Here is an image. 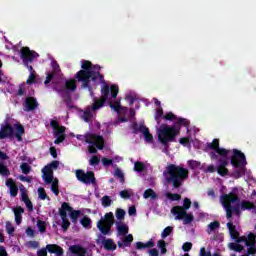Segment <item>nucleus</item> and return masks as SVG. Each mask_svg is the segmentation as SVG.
<instances>
[{"label": "nucleus", "instance_id": "nucleus-1", "mask_svg": "<svg viewBox=\"0 0 256 256\" xmlns=\"http://www.w3.org/2000/svg\"><path fill=\"white\" fill-rule=\"evenodd\" d=\"M75 79L81 83V89H88L89 93H93V85L105 83V76L100 71L93 70V63L89 60H84L81 65V70L75 74Z\"/></svg>", "mask_w": 256, "mask_h": 256}, {"label": "nucleus", "instance_id": "nucleus-2", "mask_svg": "<svg viewBox=\"0 0 256 256\" xmlns=\"http://www.w3.org/2000/svg\"><path fill=\"white\" fill-rule=\"evenodd\" d=\"M163 175L166 179V183H172L174 189H179V187H182L183 183L189 179V170L182 166L169 164L163 172Z\"/></svg>", "mask_w": 256, "mask_h": 256}, {"label": "nucleus", "instance_id": "nucleus-3", "mask_svg": "<svg viewBox=\"0 0 256 256\" xmlns=\"http://www.w3.org/2000/svg\"><path fill=\"white\" fill-rule=\"evenodd\" d=\"M220 201L226 211V219H228V221L233 219V213L234 215H241V205H239L241 199L235 192L222 195Z\"/></svg>", "mask_w": 256, "mask_h": 256}, {"label": "nucleus", "instance_id": "nucleus-4", "mask_svg": "<svg viewBox=\"0 0 256 256\" xmlns=\"http://www.w3.org/2000/svg\"><path fill=\"white\" fill-rule=\"evenodd\" d=\"M230 165L236 169L233 173L235 179H241L247 171V158L241 150L233 149Z\"/></svg>", "mask_w": 256, "mask_h": 256}, {"label": "nucleus", "instance_id": "nucleus-5", "mask_svg": "<svg viewBox=\"0 0 256 256\" xmlns=\"http://www.w3.org/2000/svg\"><path fill=\"white\" fill-rule=\"evenodd\" d=\"M157 133H158V141L164 147H169L170 143H175V139H177V135L181 133V128H177V126H169L167 124H161Z\"/></svg>", "mask_w": 256, "mask_h": 256}, {"label": "nucleus", "instance_id": "nucleus-6", "mask_svg": "<svg viewBox=\"0 0 256 256\" xmlns=\"http://www.w3.org/2000/svg\"><path fill=\"white\" fill-rule=\"evenodd\" d=\"M110 93L112 99H117V95H119V86L113 84L111 85V87H109V85L105 84L101 89V99L94 98V103L91 106V111H99L101 107H104L105 103L109 99Z\"/></svg>", "mask_w": 256, "mask_h": 256}, {"label": "nucleus", "instance_id": "nucleus-7", "mask_svg": "<svg viewBox=\"0 0 256 256\" xmlns=\"http://www.w3.org/2000/svg\"><path fill=\"white\" fill-rule=\"evenodd\" d=\"M85 141L89 144L88 152L90 154L97 153V149L99 151L105 149V139L101 135L88 133L85 135Z\"/></svg>", "mask_w": 256, "mask_h": 256}, {"label": "nucleus", "instance_id": "nucleus-8", "mask_svg": "<svg viewBox=\"0 0 256 256\" xmlns=\"http://www.w3.org/2000/svg\"><path fill=\"white\" fill-rule=\"evenodd\" d=\"M209 156L211 161H217L216 171L218 175L221 177H227V175H229V169H227V165H229V155L219 156L215 152H210Z\"/></svg>", "mask_w": 256, "mask_h": 256}, {"label": "nucleus", "instance_id": "nucleus-9", "mask_svg": "<svg viewBox=\"0 0 256 256\" xmlns=\"http://www.w3.org/2000/svg\"><path fill=\"white\" fill-rule=\"evenodd\" d=\"M113 225H115V216L113 212H108L97 222L96 227L102 235H111Z\"/></svg>", "mask_w": 256, "mask_h": 256}, {"label": "nucleus", "instance_id": "nucleus-10", "mask_svg": "<svg viewBox=\"0 0 256 256\" xmlns=\"http://www.w3.org/2000/svg\"><path fill=\"white\" fill-rule=\"evenodd\" d=\"M172 215H175L176 221H181L183 220L184 225H189V223H193L195 217L193 214H188L187 211L183 210V207L181 206H174L171 209Z\"/></svg>", "mask_w": 256, "mask_h": 256}, {"label": "nucleus", "instance_id": "nucleus-11", "mask_svg": "<svg viewBox=\"0 0 256 256\" xmlns=\"http://www.w3.org/2000/svg\"><path fill=\"white\" fill-rule=\"evenodd\" d=\"M20 57L27 69H29L30 72H33V66L29 65V63H33V60L35 57H39V54L35 51H31L29 47H22L20 50Z\"/></svg>", "mask_w": 256, "mask_h": 256}, {"label": "nucleus", "instance_id": "nucleus-12", "mask_svg": "<svg viewBox=\"0 0 256 256\" xmlns=\"http://www.w3.org/2000/svg\"><path fill=\"white\" fill-rule=\"evenodd\" d=\"M76 178L80 181V183H84V185H95L97 183V178H95V172L93 171H85L79 169L76 170Z\"/></svg>", "mask_w": 256, "mask_h": 256}, {"label": "nucleus", "instance_id": "nucleus-13", "mask_svg": "<svg viewBox=\"0 0 256 256\" xmlns=\"http://www.w3.org/2000/svg\"><path fill=\"white\" fill-rule=\"evenodd\" d=\"M47 251L48 253H52L56 256H63V253H65L61 246L57 244H47L46 248H42L37 251V256H47Z\"/></svg>", "mask_w": 256, "mask_h": 256}, {"label": "nucleus", "instance_id": "nucleus-14", "mask_svg": "<svg viewBox=\"0 0 256 256\" xmlns=\"http://www.w3.org/2000/svg\"><path fill=\"white\" fill-rule=\"evenodd\" d=\"M67 211H73V207L69 203H62V207L59 209V215L62 219V230L65 232L71 227V222L67 220Z\"/></svg>", "mask_w": 256, "mask_h": 256}, {"label": "nucleus", "instance_id": "nucleus-15", "mask_svg": "<svg viewBox=\"0 0 256 256\" xmlns=\"http://www.w3.org/2000/svg\"><path fill=\"white\" fill-rule=\"evenodd\" d=\"M206 149L212 150L213 153L219 155L218 157H227L231 150L219 147V139L215 138L212 142L206 144Z\"/></svg>", "mask_w": 256, "mask_h": 256}, {"label": "nucleus", "instance_id": "nucleus-16", "mask_svg": "<svg viewBox=\"0 0 256 256\" xmlns=\"http://www.w3.org/2000/svg\"><path fill=\"white\" fill-rule=\"evenodd\" d=\"M39 107V102H37V98L33 96L26 97L24 103H23V109L26 112L35 111Z\"/></svg>", "mask_w": 256, "mask_h": 256}, {"label": "nucleus", "instance_id": "nucleus-17", "mask_svg": "<svg viewBox=\"0 0 256 256\" xmlns=\"http://www.w3.org/2000/svg\"><path fill=\"white\" fill-rule=\"evenodd\" d=\"M100 241L106 251H115L117 249V244L111 238L105 239V236L100 234L96 242L100 243Z\"/></svg>", "mask_w": 256, "mask_h": 256}, {"label": "nucleus", "instance_id": "nucleus-18", "mask_svg": "<svg viewBox=\"0 0 256 256\" xmlns=\"http://www.w3.org/2000/svg\"><path fill=\"white\" fill-rule=\"evenodd\" d=\"M65 131H67V128L65 126H61L58 130L55 131V137L54 140L55 145H59L65 141L66 135Z\"/></svg>", "mask_w": 256, "mask_h": 256}, {"label": "nucleus", "instance_id": "nucleus-19", "mask_svg": "<svg viewBox=\"0 0 256 256\" xmlns=\"http://www.w3.org/2000/svg\"><path fill=\"white\" fill-rule=\"evenodd\" d=\"M11 135H13V126L6 124L1 127L0 139H7V137H11Z\"/></svg>", "mask_w": 256, "mask_h": 256}, {"label": "nucleus", "instance_id": "nucleus-20", "mask_svg": "<svg viewBox=\"0 0 256 256\" xmlns=\"http://www.w3.org/2000/svg\"><path fill=\"white\" fill-rule=\"evenodd\" d=\"M42 173L44 175L45 183L51 184L53 183V169L48 165L42 169Z\"/></svg>", "mask_w": 256, "mask_h": 256}, {"label": "nucleus", "instance_id": "nucleus-21", "mask_svg": "<svg viewBox=\"0 0 256 256\" xmlns=\"http://www.w3.org/2000/svg\"><path fill=\"white\" fill-rule=\"evenodd\" d=\"M131 243H133V234H128L121 241H118L119 249H125V247H131Z\"/></svg>", "mask_w": 256, "mask_h": 256}, {"label": "nucleus", "instance_id": "nucleus-22", "mask_svg": "<svg viewBox=\"0 0 256 256\" xmlns=\"http://www.w3.org/2000/svg\"><path fill=\"white\" fill-rule=\"evenodd\" d=\"M77 83H79V81L75 79V76H74V79L66 80L65 82L66 91H71V93H75V91H77Z\"/></svg>", "mask_w": 256, "mask_h": 256}, {"label": "nucleus", "instance_id": "nucleus-23", "mask_svg": "<svg viewBox=\"0 0 256 256\" xmlns=\"http://www.w3.org/2000/svg\"><path fill=\"white\" fill-rule=\"evenodd\" d=\"M153 247H155V242L153 241V239L149 240L146 243L136 242V244H135V248L138 251H141L142 249H153Z\"/></svg>", "mask_w": 256, "mask_h": 256}, {"label": "nucleus", "instance_id": "nucleus-24", "mask_svg": "<svg viewBox=\"0 0 256 256\" xmlns=\"http://www.w3.org/2000/svg\"><path fill=\"white\" fill-rule=\"evenodd\" d=\"M23 213H25V209L21 206L14 209L16 225H21V221H23V217L21 215H23Z\"/></svg>", "mask_w": 256, "mask_h": 256}, {"label": "nucleus", "instance_id": "nucleus-25", "mask_svg": "<svg viewBox=\"0 0 256 256\" xmlns=\"http://www.w3.org/2000/svg\"><path fill=\"white\" fill-rule=\"evenodd\" d=\"M116 229L118 231V235H121L122 237H125L129 233V226L126 224H121L117 222Z\"/></svg>", "mask_w": 256, "mask_h": 256}, {"label": "nucleus", "instance_id": "nucleus-26", "mask_svg": "<svg viewBox=\"0 0 256 256\" xmlns=\"http://www.w3.org/2000/svg\"><path fill=\"white\" fill-rule=\"evenodd\" d=\"M132 133L134 135H137L139 133H142L147 129V126H145V124L141 123V124H137V123H133L132 124Z\"/></svg>", "mask_w": 256, "mask_h": 256}, {"label": "nucleus", "instance_id": "nucleus-27", "mask_svg": "<svg viewBox=\"0 0 256 256\" xmlns=\"http://www.w3.org/2000/svg\"><path fill=\"white\" fill-rule=\"evenodd\" d=\"M226 225L229 230L230 237L234 240L237 239V237L239 236V231H237V228L235 227V225H233V222H228Z\"/></svg>", "mask_w": 256, "mask_h": 256}, {"label": "nucleus", "instance_id": "nucleus-28", "mask_svg": "<svg viewBox=\"0 0 256 256\" xmlns=\"http://www.w3.org/2000/svg\"><path fill=\"white\" fill-rule=\"evenodd\" d=\"M174 127H176L177 129H180L179 127H189V120H187L186 118L176 117Z\"/></svg>", "mask_w": 256, "mask_h": 256}, {"label": "nucleus", "instance_id": "nucleus-29", "mask_svg": "<svg viewBox=\"0 0 256 256\" xmlns=\"http://www.w3.org/2000/svg\"><path fill=\"white\" fill-rule=\"evenodd\" d=\"M157 247L160 249L161 255H167V242H165V240H158Z\"/></svg>", "mask_w": 256, "mask_h": 256}, {"label": "nucleus", "instance_id": "nucleus-30", "mask_svg": "<svg viewBox=\"0 0 256 256\" xmlns=\"http://www.w3.org/2000/svg\"><path fill=\"white\" fill-rule=\"evenodd\" d=\"M143 197L144 199H157V193H155V190L154 189H147L144 191V194H143Z\"/></svg>", "mask_w": 256, "mask_h": 256}, {"label": "nucleus", "instance_id": "nucleus-31", "mask_svg": "<svg viewBox=\"0 0 256 256\" xmlns=\"http://www.w3.org/2000/svg\"><path fill=\"white\" fill-rule=\"evenodd\" d=\"M251 209H255V204L253 202H249L247 200H243L241 202V210L242 211H251Z\"/></svg>", "mask_w": 256, "mask_h": 256}, {"label": "nucleus", "instance_id": "nucleus-32", "mask_svg": "<svg viewBox=\"0 0 256 256\" xmlns=\"http://www.w3.org/2000/svg\"><path fill=\"white\" fill-rule=\"evenodd\" d=\"M229 249L231 251H236V253H241V251H243L245 249V247H243V245L239 244V243H229L228 245Z\"/></svg>", "mask_w": 256, "mask_h": 256}, {"label": "nucleus", "instance_id": "nucleus-33", "mask_svg": "<svg viewBox=\"0 0 256 256\" xmlns=\"http://www.w3.org/2000/svg\"><path fill=\"white\" fill-rule=\"evenodd\" d=\"M80 224L82 225V227H84V229H91V218H89V216H84L80 220Z\"/></svg>", "mask_w": 256, "mask_h": 256}, {"label": "nucleus", "instance_id": "nucleus-34", "mask_svg": "<svg viewBox=\"0 0 256 256\" xmlns=\"http://www.w3.org/2000/svg\"><path fill=\"white\" fill-rule=\"evenodd\" d=\"M70 213V219L72 223L77 224V219H79V215H81V211L79 210H72L68 211Z\"/></svg>", "mask_w": 256, "mask_h": 256}, {"label": "nucleus", "instance_id": "nucleus-35", "mask_svg": "<svg viewBox=\"0 0 256 256\" xmlns=\"http://www.w3.org/2000/svg\"><path fill=\"white\" fill-rule=\"evenodd\" d=\"M52 185H51V191L54 193L56 197L59 196V180L55 179L54 181L52 180Z\"/></svg>", "mask_w": 256, "mask_h": 256}, {"label": "nucleus", "instance_id": "nucleus-36", "mask_svg": "<svg viewBox=\"0 0 256 256\" xmlns=\"http://www.w3.org/2000/svg\"><path fill=\"white\" fill-rule=\"evenodd\" d=\"M82 119L85 123H91V119H93V113H91V110H85L82 114Z\"/></svg>", "mask_w": 256, "mask_h": 256}, {"label": "nucleus", "instance_id": "nucleus-37", "mask_svg": "<svg viewBox=\"0 0 256 256\" xmlns=\"http://www.w3.org/2000/svg\"><path fill=\"white\" fill-rule=\"evenodd\" d=\"M0 175H2V177H9L11 175L9 168H7V166H5V164L1 162H0Z\"/></svg>", "mask_w": 256, "mask_h": 256}, {"label": "nucleus", "instance_id": "nucleus-38", "mask_svg": "<svg viewBox=\"0 0 256 256\" xmlns=\"http://www.w3.org/2000/svg\"><path fill=\"white\" fill-rule=\"evenodd\" d=\"M142 135L144 136L146 143H153V134L149 132V128H146Z\"/></svg>", "mask_w": 256, "mask_h": 256}, {"label": "nucleus", "instance_id": "nucleus-39", "mask_svg": "<svg viewBox=\"0 0 256 256\" xmlns=\"http://www.w3.org/2000/svg\"><path fill=\"white\" fill-rule=\"evenodd\" d=\"M114 177H117L119 179L120 183H125V174H123V171H121L119 168H116L114 172Z\"/></svg>", "mask_w": 256, "mask_h": 256}, {"label": "nucleus", "instance_id": "nucleus-40", "mask_svg": "<svg viewBox=\"0 0 256 256\" xmlns=\"http://www.w3.org/2000/svg\"><path fill=\"white\" fill-rule=\"evenodd\" d=\"M20 169L24 175H29V173H31V167L27 162L22 163Z\"/></svg>", "mask_w": 256, "mask_h": 256}, {"label": "nucleus", "instance_id": "nucleus-41", "mask_svg": "<svg viewBox=\"0 0 256 256\" xmlns=\"http://www.w3.org/2000/svg\"><path fill=\"white\" fill-rule=\"evenodd\" d=\"M37 227H38V231H40V233H45V231H47V223L43 220L37 221Z\"/></svg>", "mask_w": 256, "mask_h": 256}, {"label": "nucleus", "instance_id": "nucleus-42", "mask_svg": "<svg viewBox=\"0 0 256 256\" xmlns=\"http://www.w3.org/2000/svg\"><path fill=\"white\" fill-rule=\"evenodd\" d=\"M246 245H256V235L254 233H249L246 238Z\"/></svg>", "mask_w": 256, "mask_h": 256}, {"label": "nucleus", "instance_id": "nucleus-43", "mask_svg": "<svg viewBox=\"0 0 256 256\" xmlns=\"http://www.w3.org/2000/svg\"><path fill=\"white\" fill-rule=\"evenodd\" d=\"M134 171H137L138 173H143V171H145V164L139 161L135 162Z\"/></svg>", "mask_w": 256, "mask_h": 256}, {"label": "nucleus", "instance_id": "nucleus-44", "mask_svg": "<svg viewBox=\"0 0 256 256\" xmlns=\"http://www.w3.org/2000/svg\"><path fill=\"white\" fill-rule=\"evenodd\" d=\"M70 251H71V253H73V255H79V254L83 253V251H85V249H83V247H81V246L73 245L72 247H70Z\"/></svg>", "mask_w": 256, "mask_h": 256}, {"label": "nucleus", "instance_id": "nucleus-45", "mask_svg": "<svg viewBox=\"0 0 256 256\" xmlns=\"http://www.w3.org/2000/svg\"><path fill=\"white\" fill-rule=\"evenodd\" d=\"M101 163V158L97 155H93L89 160V165L92 167H96V165H99Z\"/></svg>", "mask_w": 256, "mask_h": 256}, {"label": "nucleus", "instance_id": "nucleus-46", "mask_svg": "<svg viewBox=\"0 0 256 256\" xmlns=\"http://www.w3.org/2000/svg\"><path fill=\"white\" fill-rule=\"evenodd\" d=\"M16 95L18 97H25V95H27V89L25 88V85L24 84H20L19 85V88L16 92Z\"/></svg>", "mask_w": 256, "mask_h": 256}, {"label": "nucleus", "instance_id": "nucleus-47", "mask_svg": "<svg viewBox=\"0 0 256 256\" xmlns=\"http://www.w3.org/2000/svg\"><path fill=\"white\" fill-rule=\"evenodd\" d=\"M38 196L42 201H45V199H48L49 201V196H47V192H45V188L40 187L38 188Z\"/></svg>", "mask_w": 256, "mask_h": 256}, {"label": "nucleus", "instance_id": "nucleus-48", "mask_svg": "<svg viewBox=\"0 0 256 256\" xmlns=\"http://www.w3.org/2000/svg\"><path fill=\"white\" fill-rule=\"evenodd\" d=\"M171 233H173V227L167 226L166 228L163 229V231L161 233L162 239H166V237H169V235H171Z\"/></svg>", "mask_w": 256, "mask_h": 256}, {"label": "nucleus", "instance_id": "nucleus-49", "mask_svg": "<svg viewBox=\"0 0 256 256\" xmlns=\"http://www.w3.org/2000/svg\"><path fill=\"white\" fill-rule=\"evenodd\" d=\"M110 107H111V109H114V111L119 113V111H121V101L117 100L114 103L110 102Z\"/></svg>", "mask_w": 256, "mask_h": 256}, {"label": "nucleus", "instance_id": "nucleus-50", "mask_svg": "<svg viewBox=\"0 0 256 256\" xmlns=\"http://www.w3.org/2000/svg\"><path fill=\"white\" fill-rule=\"evenodd\" d=\"M167 199H170V201H180L181 195L177 193H167L166 194Z\"/></svg>", "mask_w": 256, "mask_h": 256}, {"label": "nucleus", "instance_id": "nucleus-51", "mask_svg": "<svg viewBox=\"0 0 256 256\" xmlns=\"http://www.w3.org/2000/svg\"><path fill=\"white\" fill-rule=\"evenodd\" d=\"M219 227H221V223H219V221L211 222L208 225V229H210L208 233H212V231H215V229H219Z\"/></svg>", "mask_w": 256, "mask_h": 256}, {"label": "nucleus", "instance_id": "nucleus-52", "mask_svg": "<svg viewBox=\"0 0 256 256\" xmlns=\"http://www.w3.org/2000/svg\"><path fill=\"white\" fill-rule=\"evenodd\" d=\"M188 166L190 169H199V167H201V162L197 160H190L188 161Z\"/></svg>", "mask_w": 256, "mask_h": 256}, {"label": "nucleus", "instance_id": "nucleus-53", "mask_svg": "<svg viewBox=\"0 0 256 256\" xmlns=\"http://www.w3.org/2000/svg\"><path fill=\"white\" fill-rule=\"evenodd\" d=\"M181 207H182V211H188V209H191V199L184 198L183 206Z\"/></svg>", "mask_w": 256, "mask_h": 256}, {"label": "nucleus", "instance_id": "nucleus-54", "mask_svg": "<svg viewBox=\"0 0 256 256\" xmlns=\"http://www.w3.org/2000/svg\"><path fill=\"white\" fill-rule=\"evenodd\" d=\"M116 218L118 221H123V219H125V210L118 208L116 210Z\"/></svg>", "mask_w": 256, "mask_h": 256}, {"label": "nucleus", "instance_id": "nucleus-55", "mask_svg": "<svg viewBox=\"0 0 256 256\" xmlns=\"http://www.w3.org/2000/svg\"><path fill=\"white\" fill-rule=\"evenodd\" d=\"M161 117H163V108H158L156 110V114H155V121L158 123H161Z\"/></svg>", "mask_w": 256, "mask_h": 256}, {"label": "nucleus", "instance_id": "nucleus-56", "mask_svg": "<svg viewBox=\"0 0 256 256\" xmlns=\"http://www.w3.org/2000/svg\"><path fill=\"white\" fill-rule=\"evenodd\" d=\"M21 201L23 203H27L28 201H31V199H29V195L27 194V190L25 189H21Z\"/></svg>", "mask_w": 256, "mask_h": 256}, {"label": "nucleus", "instance_id": "nucleus-57", "mask_svg": "<svg viewBox=\"0 0 256 256\" xmlns=\"http://www.w3.org/2000/svg\"><path fill=\"white\" fill-rule=\"evenodd\" d=\"M112 200L109 198V196H103L102 197V205L103 207H111Z\"/></svg>", "mask_w": 256, "mask_h": 256}, {"label": "nucleus", "instance_id": "nucleus-58", "mask_svg": "<svg viewBox=\"0 0 256 256\" xmlns=\"http://www.w3.org/2000/svg\"><path fill=\"white\" fill-rule=\"evenodd\" d=\"M163 119H166V121H176L177 116L172 112H168L166 115L163 116Z\"/></svg>", "mask_w": 256, "mask_h": 256}, {"label": "nucleus", "instance_id": "nucleus-59", "mask_svg": "<svg viewBox=\"0 0 256 256\" xmlns=\"http://www.w3.org/2000/svg\"><path fill=\"white\" fill-rule=\"evenodd\" d=\"M6 231L8 235H13V233H15V227H13V224H11V222H6Z\"/></svg>", "mask_w": 256, "mask_h": 256}, {"label": "nucleus", "instance_id": "nucleus-60", "mask_svg": "<svg viewBox=\"0 0 256 256\" xmlns=\"http://www.w3.org/2000/svg\"><path fill=\"white\" fill-rule=\"evenodd\" d=\"M247 255H255L256 254V245H246Z\"/></svg>", "mask_w": 256, "mask_h": 256}, {"label": "nucleus", "instance_id": "nucleus-61", "mask_svg": "<svg viewBox=\"0 0 256 256\" xmlns=\"http://www.w3.org/2000/svg\"><path fill=\"white\" fill-rule=\"evenodd\" d=\"M183 251L186 253L189 252L191 249H193V244L191 242H186L182 246Z\"/></svg>", "mask_w": 256, "mask_h": 256}, {"label": "nucleus", "instance_id": "nucleus-62", "mask_svg": "<svg viewBox=\"0 0 256 256\" xmlns=\"http://www.w3.org/2000/svg\"><path fill=\"white\" fill-rule=\"evenodd\" d=\"M215 171H217V166L215 167V165L211 164L207 166V168L204 170V173H215Z\"/></svg>", "mask_w": 256, "mask_h": 256}, {"label": "nucleus", "instance_id": "nucleus-63", "mask_svg": "<svg viewBox=\"0 0 256 256\" xmlns=\"http://www.w3.org/2000/svg\"><path fill=\"white\" fill-rule=\"evenodd\" d=\"M199 256H213V254H211V251L207 252L205 247H201Z\"/></svg>", "mask_w": 256, "mask_h": 256}, {"label": "nucleus", "instance_id": "nucleus-64", "mask_svg": "<svg viewBox=\"0 0 256 256\" xmlns=\"http://www.w3.org/2000/svg\"><path fill=\"white\" fill-rule=\"evenodd\" d=\"M149 256H159V250H157L156 248H152L148 251Z\"/></svg>", "mask_w": 256, "mask_h": 256}]
</instances>
